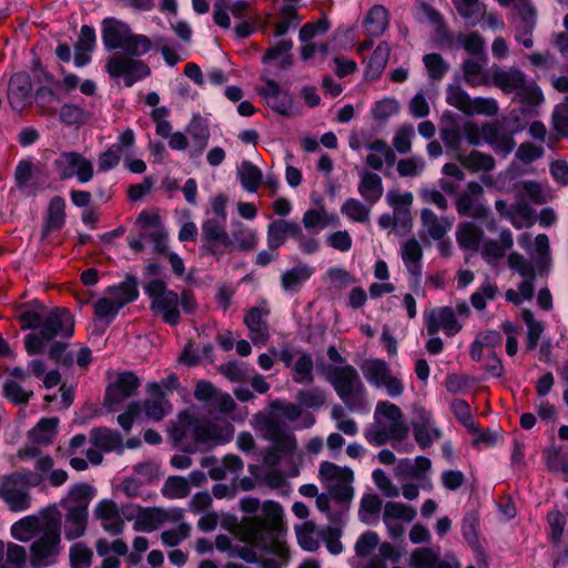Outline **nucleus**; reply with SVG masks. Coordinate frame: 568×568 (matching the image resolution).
<instances>
[{
  "label": "nucleus",
  "mask_w": 568,
  "mask_h": 568,
  "mask_svg": "<svg viewBox=\"0 0 568 568\" xmlns=\"http://www.w3.org/2000/svg\"><path fill=\"white\" fill-rule=\"evenodd\" d=\"M93 515L101 524L105 532L111 536H119L124 530V520L120 514L118 505L111 499L100 500L94 509Z\"/></svg>",
  "instance_id": "412c9836"
},
{
  "label": "nucleus",
  "mask_w": 568,
  "mask_h": 568,
  "mask_svg": "<svg viewBox=\"0 0 568 568\" xmlns=\"http://www.w3.org/2000/svg\"><path fill=\"white\" fill-rule=\"evenodd\" d=\"M126 52H114L105 63V70L112 79H122L130 88L151 74L150 67L142 60Z\"/></svg>",
  "instance_id": "f8f14e48"
},
{
  "label": "nucleus",
  "mask_w": 568,
  "mask_h": 568,
  "mask_svg": "<svg viewBox=\"0 0 568 568\" xmlns=\"http://www.w3.org/2000/svg\"><path fill=\"white\" fill-rule=\"evenodd\" d=\"M318 478L332 498L341 504H349L354 496L353 471L331 462H323L318 468Z\"/></svg>",
  "instance_id": "9b49d317"
},
{
  "label": "nucleus",
  "mask_w": 568,
  "mask_h": 568,
  "mask_svg": "<svg viewBox=\"0 0 568 568\" xmlns=\"http://www.w3.org/2000/svg\"><path fill=\"white\" fill-rule=\"evenodd\" d=\"M464 75L465 80L470 85H484L489 82L487 77L484 74L483 64L475 60H467L464 62Z\"/></svg>",
  "instance_id": "0e129e2a"
},
{
  "label": "nucleus",
  "mask_w": 568,
  "mask_h": 568,
  "mask_svg": "<svg viewBox=\"0 0 568 568\" xmlns=\"http://www.w3.org/2000/svg\"><path fill=\"white\" fill-rule=\"evenodd\" d=\"M420 222L427 235L435 241H439L452 230L454 217L438 216L430 209H423L420 211Z\"/></svg>",
  "instance_id": "cd10ccee"
},
{
  "label": "nucleus",
  "mask_w": 568,
  "mask_h": 568,
  "mask_svg": "<svg viewBox=\"0 0 568 568\" xmlns=\"http://www.w3.org/2000/svg\"><path fill=\"white\" fill-rule=\"evenodd\" d=\"M414 136L415 129L413 124H404L395 132L393 146L400 154L408 153L412 149V140Z\"/></svg>",
  "instance_id": "680f3d73"
},
{
  "label": "nucleus",
  "mask_w": 568,
  "mask_h": 568,
  "mask_svg": "<svg viewBox=\"0 0 568 568\" xmlns=\"http://www.w3.org/2000/svg\"><path fill=\"white\" fill-rule=\"evenodd\" d=\"M361 371L365 379L378 389H384L386 394L396 398L405 389L403 382L393 374L389 365L379 358H369L362 363Z\"/></svg>",
  "instance_id": "4468645a"
},
{
  "label": "nucleus",
  "mask_w": 568,
  "mask_h": 568,
  "mask_svg": "<svg viewBox=\"0 0 568 568\" xmlns=\"http://www.w3.org/2000/svg\"><path fill=\"white\" fill-rule=\"evenodd\" d=\"M65 222V201L61 196H53L49 203L44 231L60 230Z\"/></svg>",
  "instance_id": "a18cd8bd"
},
{
  "label": "nucleus",
  "mask_w": 568,
  "mask_h": 568,
  "mask_svg": "<svg viewBox=\"0 0 568 568\" xmlns=\"http://www.w3.org/2000/svg\"><path fill=\"white\" fill-rule=\"evenodd\" d=\"M519 100L529 105H539L544 102V94L540 88L534 82L525 81L523 88L516 92Z\"/></svg>",
  "instance_id": "774afa93"
},
{
  "label": "nucleus",
  "mask_w": 568,
  "mask_h": 568,
  "mask_svg": "<svg viewBox=\"0 0 568 568\" xmlns=\"http://www.w3.org/2000/svg\"><path fill=\"white\" fill-rule=\"evenodd\" d=\"M144 291L151 300L152 311L160 313L165 323L173 326L180 323V297L178 293L168 290L166 284L160 280L149 282Z\"/></svg>",
  "instance_id": "ddd939ff"
},
{
  "label": "nucleus",
  "mask_w": 568,
  "mask_h": 568,
  "mask_svg": "<svg viewBox=\"0 0 568 568\" xmlns=\"http://www.w3.org/2000/svg\"><path fill=\"white\" fill-rule=\"evenodd\" d=\"M292 48L293 42L291 40H281L265 52L262 60L264 63L280 61V68L287 69L292 65L290 53Z\"/></svg>",
  "instance_id": "09e8293b"
},
{
  "label": "nucleus",
  "mask_w": 568,
  "mask_h": 568,
  "mask_svg": "<svg viewBox=\"0 0 568 568\" xmlns=\"http://www.w3.org/2000/svg\"><path fill=\"white\" fill-rule=\"evenodd\" d=\"M409 566L413 568H453L452 565L440 559L439 548L419 547L412 551Z\"/></svg>",
  "instance_id": "473e14b6"
},
{
  "label": "nucleus",
  "mask_w": 568,
  "mask_h": 568,
  "mask_svg": "<svg viewBox=\"0 0 568 568\" xmlns=\"http://www.w3.org/2000/svg\"><path fill=\"white\" fill-rule=\"evenodd\" d=\"M384 187L382 178L369 171H362L358 184V193L369 205L377 203L383 196Z\"/></svg>",
  "instance_id": "c9c22d12"
},
{
  "label": "nucleus",
  "mask_w": 568,
  "mask_h": 568,
  "mask_svg": "<svg viewBox=\"0 0 568 568\" xmlns=\"http://www.w3.org/2000/svg\"><path fill=\"white\" fill-rule=\"evenodd\" d=\"M526 80V74L517 68H495L491 72L493 83L504 93L517 92L523 88Z\"/></svg>",
  "instance_id": "7c9ffc66"
},
{
  "label": "nucleus",
  "mask_w": 568,
  "mask_h": 568,
  "mask_svg": "<svg viewBox=\"0 0 568 568\" xmlns=\"http://www.w3.org/2000/svg\"><path fill=\"white\" fill-rule=\"evenodd\" d=\"M237 174L242 186L247 192H256L262 182L261 170L250 161H242L237 169Z\"/></svg>",
  "instance_id": "8fccbe9b"
},
{
  "label": "nucleus",
  "mask_w": 568,
  "mask_h": 568,
  "mask_svg": "<svg viewBox=\"0 0 568 568\" xmlns=\"http://www.w3.org/2000/svg\"><path fill=\"white\" fill-rule=\"evenodd\" d=\"M268 407V412L254 415L253 426L265 440L272 444L263 454L264 464L275 467L280 465L282 458L293 459L297 453L296 437L280 416L294 422L301 416L302 409L300 404L285 403L281 399L273 400Z\"/></svg>",
  "instance_id": "f257e3e1"
},
{
  "label": "nucleus",
  "mask_w": 568,
  "mask_h": 568,
  "mask_svg": "<svg viewBox=\"0 0 568 568\" xmlns=\"http://www.w3.org/2000/svg\"><path fill=\"white\" fill-rule=\"evenodd\" d=\"M425 161L420 156H410L397 162V172L403 178L418 176L425 170Z\"/></svg>",
  "instance_id": "338daca9"
},
{
  "label": "nucleus",
  "mask_w": 568,
  "mask_h": 568,
  "mask_svg": "<svg viewBox=\"0 0 568 568\" xmlns=\"http://www.w3.org/2000/svg\"><path fill=\"white\" fill-rule=\"evenodd\" d=\"M59 419L57 417L42 418L30 432L31 442L39 445H49L57 434Z\"/></svg>",
  "instance_id": "c03bdc74"
},
{
  "label": "nucleus",
  "mask_w": 568,
  "mask_h": 568,
  "mask_svg": "<svg viewBox=\"0 0 568 568\" xmlns=\"http://www.w3.org/2000/svg\"><path fill=\"white\" fill-rule=\"evenodd\" d=\"M297 10L294 6L287 4L282 8L281 20L275 24V37L284 36L290 28L297 27L301 22Z\"/></svg>",
  "instance_id": "052dcab7"
},
{
  "label": "nucleus",
  "mask_w": 568,
  "mask_h": 568,
  "mask_svg": "<svg viewBox=\"0 0 568 568\" xmlns=\"http://www.w3.org/2000/svg\"><path fill=\"white\" fill-rule=\"evenodd\" d=\"M322 374L347 408L353 410L362 405L366 389L354 366L328 364L323 366Z\"/></svg>",
  "instance_id": "423d86ee"
},
{
  "label": "nucleus",
  "mask_w": 568,
  "mask_h": 568,
  "mask_svg": "<svg viewBox=\"0 0 568 568\" xmlns=\"http://www.w3.org/2000/svg\"><path fill=\"white\" fill-rule=\"evenodd\" d=\"M232 242L234 250L251 251L257 245V235L254 230L239 223L232 232Z\"/></svg>",
  "instance_id": "864d4df0"
},
{
  "label": "nucleus",
  "mask_w": 568,
  "mask_h": 568,
  "mask_svg": "<svg viewBox=\"0 0 568 568\" xmlns=\"http://www.w3.org/2000/svg\"><path fill=\"white\" fill-rule=\"evenodd\" d=\"M408 433L402 409L388 400H381L376 404L374 423L366 427L364 436L369 444L382 446L390 440L402 442Z\"/></svg>",
  "instance_id": "7ed1b4c3"
},
{
  "label": "nucleus",
  "mask_w": 568,
  "mask_h": 568,
  "mask_svg": "<svg viewBox=\"0 0 568 568\" xmlns=\"http://www.w3.org/2000/svg\"><path fill=\"white\" fill-rule=\"evenodd\" d=\"M483 236V230L474 222H463L456 231V241L463 250L477 252Z\"/></svg>",
  "instance_id": "58836bf2"
},
{
  "label": "nucleus",
  "mask_w": 568,
  "mask_h": 568,
  "mask_svg": "<svg viewBox=\"0 0 568 568\" xmlns=\"http://www.w3.org/2000/svg\"><path fill=\"white\" fill-rule=\"evenodd\" d=\"M163 496L170 499H181L190 494V483L180 476H170L163 487Z\"/></svg>",
  "instance_id": "6e6d98bb"
},
{
  "label": "nucleus",
  "mask_w": 568,
  "mask_h": 568,
  "mask_svg": "<svg viewBox=\"0 0 568 568\" xmlns=\"http://www.w3.org/2000/svg\"><path fill=\"white\" fill-rule=\"evenodd\" d=\"M446 101L449 105L468 114L473 99L458 85H450L447 89Z\"/></svg>",
  "instance_id": "13d9d810"
},
{
  "label": "nucleus",
  "mask_w": 568,
  "mask_h": 568,
  "mask_svg": "<svg viewBox=\"0 0 568 568\" xmlns=\"http://www.w3.org/2000/svg\"><path fill=\"white\" fill-rule=\"evenodd\" d=\"M74 332V321L65 308L45 311L41 328L24 337V347L29 355L43 353L45 346L55 338H70Z\"/></svg>",
  "instance_id": "39448f33"
},
{
  "label": "nucleus",
  "mask_w": 568,
  "mask_h": 568,
  "mask_svg": "<svg viewBox=\"0 0 568 568\" xmlns=\"http://www.w3.org/2000/svg\"><path fill=\"white\" fill-rule=\"evenodd\" d=\"M457 160L473 172H490L495 169L494 158L479 151H471L468 155L458 153Z\"/></svg>",
  "instance_id": "37998d69"
},
{
  "label": "nucleus",
  "mask_w": 568,
  "mask_h": 568,
  "mask_svg": "<svg viewBox=\"0 0 568 568\" xmlns=\"http://www.w3.org/2000/svg\"><path fill=\"white\" fill-rule=\"evenodd\" d=\"M483 195L484 187L476 181L469 182L455 201L456 211L460 216L489 222L487 227L494 230L496 223L489 207L480 202Z\"/></svg>",
  "instance_id": "2eb2a0df"
},
{
  "label": "nucleus",
  "mask_w": 568,
  "mask_h": 568,
  "mask_svg": "<svg viewBox=\"0 0 568 568\" xmlns=\"http://www.w3.org/2000/svg\"><path fill=\"white\" fill-rule=\"evenodd\" d=\"M314 267L298 264L281 275V286L285 292L294 293L313 275Z\"/></svg>",
  "instance_id": "ea45409f"
},
{
  "label": "nucleus",
  "mask_w": 568,
  "mask_h": 568,
  "mask_svg": "<svg viewBox=\"0 0 568 568\" xmlns=\"http://www.w3.org/2000/svg\"><path fill=\"white\" fill-rule=\"evenodd\" d=\"M185 131L192 141L191 156L201 155L209 144V125L201 116L195 115L187 124Z\"/></svg>",
  "instance_id": "72a5a7b5"
},
{
  "label": "nucleus",
  "mask_w": 568,
  "mask_h": 568,
  "mask_svg": "<svg viewBox=\"0 0 568 568\" xmlns=\"http://www.w3.org/2000/svg\"><path fill=\"white\" fill-rule=\"evenodd\" d=\"M293 381L298 384L310 385L314 381L313 359L308 354H302L293 366Z\"/></svg>",
  "instance_id": "5fc2aeb1"
},
{
  "label": "nucleus",
  "mask_w": 568,
  "mask_h": 568,
  "mask_svg": "<svg viewBox=\"0 0 568 568\" xmlns=\"http://www.w3.org/2000/svg\"><path fill=\"white\" fill-rule=\"evenodd\" d=\"M148 392L154 395V397L144 402L143 409L145 415L155 422L162 420L172 410V406L158 383L150 384Z\"/></svg>",
  "instance_id": "2f4dec72"
},
{
  "label": "nucleus",
  "mask_w": 568,
  "mask_h": 568,
  "mask_svg": "<svg viewBox=\"0 0 568 568\" xmlns=\"http://www.w3.org/2000/svg\"><path fill=\"white\" fill-rule=\"evenodd\" d=\"M400 255L405 267L416 280L422 275L423 250L416 239H409L403 243Z\"/></svg>",
  "instance_id": "e433bc0d"
},
{
  "label": "nucleus",
  "mask_w": 568,
  "mask_h": 568,
  "mask_svg": "<svg viewBox=\"0 0 568 568\" xmlns=\"http://www.w3.org/2000/svg\"><path fill=\"white\" fill-rule=\"evenodd\" d=\"M203 250L221 260L234 251V244L226 232V221L207 217L202 224Z\"/></svg>",
  "instance_id": "dca6fc26"
},
{
  "label": "nucleus",
  "mask_w": 568,
  "mask_h": 568,
  "mask_svg": "<svg viewBox=\"0 0 568 568\" xmlns=\"http://www.w3.org/2000/svg\"><path fill=\"white\" fill-rule=\"evenodd\" d=\"M61 547V525L53 519L36 535L30 546V565L33 568H45L58 561Z\"/></svg>",
  "instance_id": "9d476101"
},
{
  "label": "nucleus",
  "mask_w": 568,
  "mask_h": 568,
  "mask_svg": "<svg viewBox=\"0 0 568 568\" xmlns=\"http://www.w3.org/2000/svg\"><path fill=\"white\" fill-rule=\"evenodd\" d=\"M32 83L27 72H19L11 77L8 85V100L14 111H22L30 103Z\"/></svg>",
  "instance_id": "4be33fe9"
},
{
  "label": "nucleus",
  "mask_w": 568,
  "mask_h": 568,
  "mask_svg": "<svg viewBox=\"0 0 568 568\" xmlns=\"http://www.w3.org/2000/svg\"><path fill=\"white\" fill-rule=\"evenodd\" d=\"M231 425H217L207 420H200L189 412H182L172 429L175 442L182 443L193 438L195 445L213 446L223 444L232 438Z\"/></svg>",
  "instance_id": "20e7f679"
},
{
  "label": "nucleus",
  "mask_w": 568,
  "mask_h": 568,
  "mask_svg": "<svg viewBox=\"0 0 568 568\" xmlns=\"http://www.w3.org/2000/svg\"><path fill=\"white\" fill-rule=\"evenodd\" d=\"M390 23L389 11L381 4L373 6L363 19V32L367 38L377 39L388 29Z\"/></svg>",
  "instance_id": "393cba45"
},
{
  "label": "nucleus",
  "mask_w": 568,
  "mask_h": 568,
  "mask_svg": "<svg viewBox=\"0 0 568 568\" xmlns=\"http://www.w3.org/2000/svg\"><path fill=\"white\" fill-rule=\"evenodd\" d=\"M373 205L364 204L359 200L348 197L341 206V213L348 220L357 223L369 222L371 207Z\"/></svg>",
  "instance_id": "de8ad7c7"
},
{
  "label": "nucleus",
  "mask_w": 568,
  "mask_h": 568,
  "mask_svg": "<svg viewBox=\"0 0 568 568\" xmlns=\"http://www.w3.org/2000/svg\"><path fill=\"white\" fill-rule=\"evenodd\" d=\"M382 508V500L377 495L367 494L361 499L358 516L363 523L368 524L374 516H377Z\"/></svg>",
  "instance_id": "bf43d9fd"
},
{
  "label": "nucleus",
  "mask_w": 568,
  "mask_h": 568,
  "mask_svg": "<svg viewBox=\"0 0 568 568\" xmlns=\"http://www.w3.org/2000/svg\"><path fill=\"white\" fill-rule=\"evenodd\" d=\"M27 560L26 548L14 544L7 545L0 540V568H24Z\"/></svg>",
  "instance_id": "79ce46f5"
},
{
  "label": "nucleus",
  "mask_w": 568,
  "mask_h": 568,
  "mask_svg": "<svg viewBox=\"0 0 568 568\" xmlns=\"http://www.w3.org/2000/svg\"><path fill=\"white\" fill-rule=\"evenodd\" d=\"M135 146V134L132 129L124 130L114 144L102 152L98 159L100 172H109L116 168L122 158L133 155Z\"/></svg>",
  "instance_id": "a211bd4d"
},
{
  "label": "nucleus",
  "mask_w": 568,
  "mask_h": 568,
  "mask_svg": "<svg viewBox=\"0 0 568 568\" xmlns=\"http://www.w3.org/2000/svg\"><path fill=\"white\" fill-rule=\"evenodd\" d=\"M63 515V532L67 540H75L84 536L88 523L89 510L83 508L62 507Z\"/></svg>",
  "instance_id": "a878e982"
},
{
  "label": "nucleus",
  "mask_w": 568,
  "mask_h": 568,
  "mask_svg": "<svg viewBox=\"0 0 568 568\" xmlns=\"http://www.w3.org/2000/svg\"><path fill=\"white\" fill-rule=\"evenodd\" d=\"M271 311L266 301L262 300L257 305L247 310L244 315V324L248 329V336L253 344L256 346H263L268 341L270 325L266 321Z\"/></svg>",
  "instance_id": "6ab92c4d"
},
{
  "label": "nucleus",
  "mask_w": 568,
  "mask_h": 568,
  "mask_svg": "<svg viewBox=\"0 0 568 568\" xmlns=\"http://www.w3.org/2000/svg\"><path fill=\"white\" fill-rule=\"evenodd\" d=\"M428 77L433 80H440L449 70L448 63L438 53H428L423 57Z\"/></svg>",
  "instance_id": "4d7b16f0"
},
{
  "label": "nucleus",
  "mask_w": 568,
  "mask_h": 568,
  "mask_svg": "<svg viewBox=\"0 0 568 568\" xmlns=\"http://www.w3.org/2000/svg\"><path fill=\"white\" fill-rule=\"evenodd\" d=\"M521 317L527 326L526 348L532 351L537 347L544 334L545 325L542 322L536 320L535 315L529 310H523Z\"/></svg>",
  "instance_id": "3c124183"
},
{
  "label": "nucleus",
  "mask_w": 568,
  "mask_h": 568,
  "mask_svg": "<svg viewBox=\"0 0 568 568\" xmlns=\"http://www.w3.org/2000/svg\"><path fill=\"white\" fill-rule=\"evenodd\" d=\"M140 386V379L132 372L120 373L111 385L106 389L105 400L110 405L120 404L125 398L131 397L135 394Z\"/></svg>",
  "instance_id": "b1692460"
},
{
  "label": "nucleus",
  "mask_w": 568,
  "mask_h": 568,
  "mask_svg": "<svg viewBox=\"0 0 568 568\" xmlns=\"http://www.w3.org/2000/svg\"><path fill=\"white\" fill-rule=\"evenodd\" d=\"M122 440L119 432L106 427L92 428L90 432V443L103 452L122 449Z\"/></svg>",
  "instance_id": "4c0bfd02"
},
{
  "label": "nucleus",
  "mask_w": 568,
  "mask_h": 568,
  "mask_svg": "<svg viewBox=\"0 0 568 568\" xmlns=\"http://www.w3.org/2000/svg\"><path fill=\"white\" fill-rule=\"evenodd\" d=\"M93 497L94 488L89 484L79 483L70 487L68 496L61 501V506L89 510Z\"/></svg>",
  "instance_id": "a19ab883"
},
{
  "label": "nucleus",
  "mask_w": 568,
  "mask_h": 568,
  "mask_svg": "<svg viewBox=\"0 0 568 568\" xmlns=\"http://www.w3.org/2000/svg\"><path fill=\"white\" fill-rule=\"evenodd\" d=\"M389 54V43L381 41L368 60L366 74L371 78H378L388 62Z\"/></svg>",
  "instance_id": "49530a36"
},
{
  "label": "nucleus",
  "mask_w": 568,
  "mask_h": 568,
  "mask_svg": "<svg viewBox=\"0 0 568 568\" xmlns=\"http://www.w3.org/2000/svg\"><path fill=\"white\" fill-rule=\"evenodd\" d=\"M3 394L14 404H27L33 392L24 389L17 381H7L3 385Z\"/></svg>",
  "instance_id": "69168bd1"
},
{
  "label": "nucleus",
  "mask_w": 568,
  "mask_h": 568,
  "mask_svg": "<svg viewBox=\"0 0 568 568\" xmlns=\"http://www.w3.org/2000/svg\"><path fill=\"white\" fill-rule=\"evenodd\" d=\"M425 327L428 335H436L443 331L447 336H454L462 329L455 312L449 306L435 307L425 313Z\"/></svg>",
  "instance_id": "aec40b11"
},
{
  "label": "nucleus",
  "mask_w": 568,
  "mask_h": 568,
  "mask_svg": "<svg viewBox=\"0 0 568 568\" xmlns=\"http://www.w3.org/2000/svg\"><path fill=\"white\" fill-rule=\"evenodd\" d=\"M414 437L422 449L430 447L442 437V430L436 426L432 415L425 410L419 413V419L413 423Z\"/></svg>",
  "instance_id": "bb28decb"
},
{
  "label": "nucleus",
  "mask_w": 568,
  "mask_h": 568,
  "mask_svg": "<svg viewBox=\"0 0 568 568\" xmlns=\"http://www.w3.org/2000/svg\"><path fill=\"white\" fill-rule=\"evenodd\" d=\"M52 518H39L36 516H27L16 521L10 529L11 536L21 541L28 542L36 538V535L43 530V527L50 524Z\"/></svg>",
  "instance_id": "c756f323"
},
{
  "label": "nucleus",
  "mask_w": 568,
  "mask_h": 568,
  "mask_svg": "<svg viewBox=\"0 0 568 568\" xmlns=\"http://www.w3.org/2000/svg\"><path fill=\"white\" fill-rule=\"evenodd\" d=\"M296 399L301 406L307 408H318L324 405L326 400L325 390L314 387L310 389H302L296 394Z\"/></svg>",
  "instance_id": "e2e57ef3"
},
{
  "label": "nucleus",
  "mask_w": 568,
  "mask_h": 568,
  "mask_svg": "<svg viewBox=\"0 0 568 568\" xmlns=\"http://www.w3.org/2000/svg\"><path fill=\"white\" fill-rule=\"evenodd\" d=\"M41 477L30 470L0 476V499L14 513L31 507L30 488L41 483Z\"/></svg>",
  "instance_id": "6e6552de"
},
{
  "label": "nucleus",
  "mask_w": 568,
  "mask_h": 568,
  "mask_svg": "<svg viewBox=\"0 0 568 568\" xmlns=\"http://www.w3.org/2000/svg\"><path fill=\"white\" fill-rule=\"evenodd\" d=\"M300 236V224L294 221L275 220L267 226V246L277 250L286 239Z\"/></svg>",
  "instance_id": "c85d7f7f"
},
{
  "label": "nucleus",
  "mask_w": 568,
  "mask_h": 568,
  "mask_svg": "<svg viewBox=\"0 0 568 568\" xmlns=\"http://www.w3.org/2000/svg\"><path fill=\"white\" fill-rule=\"evenodd\" d=\"M139 297L138 280L128 275L123 282L108 287L104 295L94 303V314L110 324L121 308Z\"/></svg>",
  "instance_id": "1a4fd4ad"
},
{
  "label": "nucleus",
  "mask_w": 568,
  "mask_h": 568,
  "mask_svg": "<svg viewBox=\"0 0 568 568\" xmlns=\"http://www.w3.org/2000/svg\"><path fill=\"white\" fill-rule=\"evenodd\" d=\"M54 171L61 180L77 178L80 183L92 180V162L78 152H63L53 161Z\"/></svg>",
  "instance_id": "f3484780"
},
{
  "label": "nucleus",
  "mask_w": 568,
  "mask_h": 568,
  "mask_svg": "<svg viewBox=\"0 0 568 568\" xmlns=\"http://www.w3.org/2000/svg\"><path fill=\"white\" fill-rule=\"evenodd\" d=\"M258 93L265 100V103L282 115H288L292 111L293 100L287 92L281 90L277 82L271 79L264 81V85Z\"/></svg>",
  "instance_id": "5701e85b"
},
{
  "label": "nucleus",
  "mask_w": 568,
  "mask_h": 568,
  "mask_svg": "<svg viewBox=\"0 0 568 568\" xmlns=\"http://www.w3.org/2000/svg\"><path fill=\"white\" fill-rule=\"evenodd\" d=\"M282 518V506L267 500L263 504L260 516L244 519L239 526L241 540L275 555L261 561L263 568H282L287 562L288 550L280 539Z\"/></svg>",
  "instance_id": "f03ea898"
},
{
  "label": "nucleus",
  "mask_w": 568,
  "mask_h": 568,
  "mask_svg": "<svg viewBox=\"0 0 568 568\" xmlns=\"http://www.w3.org/2000/svg\"><path fill=\"white\" fill-rule=\"evenodd\" d=\"M417 513L412 506L403 503L388 501L384 506L383 521L388 523L389 520H403L410 523L415 519Z\"/></svg>",
  "instance_id": "603ef678"
},
{
  "label": "nucleus",
  "mask_w": 568,
  "mask_h": 568,
  "mask_svg": "<svg viewBox=\"0 0 568 568\" xmlns=\"http://www.w3.org/2000/svg\"><path fill=\"white\" fill-rule=\"evenodd\" d=\"M102 42L106 50L123 49L131 55H144L152 49V41L144 34H134L129 24L106 18L102 21Z\"/></svg>",
  "instance_id": "0eeeda50"
},
{
  "label": "nucleus",
  "mask_w": 568,
  "mask_h": 568,
  "mask_svg": "<svg viewBox=\"0 0 568 568\" xmlns=\"http://www.w3.org/2000/svg\"><path fill=\"white\" fill-rule=\"evenodd\" d=\"M95 31L90 26H82L80 36L74 44V64L78 68L87 65L91 61V52L95 47Z\"/></svg>",
  "instance_id": "f704fd0d"
}]
</instances>
